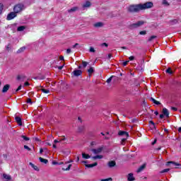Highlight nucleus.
<instances>
[{
  "mask_svg": "<svg viewBox=\"0 0 181 181\" xmlns=\"http://www.w3.org/2000/svg\"><path fill=\"white\" fill-rule=\"evenodd\" d=\"M128 12L130 13H138L141 9V5L139 4H132L127 8Z\"/></svg>",
  "mask_w": 181,
  "mask_h": 181,
  "instance_id": "nucleus-1",
  "label": "nucleus"
},
{
  "mask_svg": "<svg viewBox=\"0 0 181 181\" xmlns=\"http://www.w3.org/2000/svg\"><path fill=\"white\" fill-rule=\"evenodd\" d=\"M25 10V4H18L14 6L13 11H15L17 14L21 13L22 11Z\"/></svg>",
  "mask_w": 181,
  "mask_h": 181,
  "instance_id": "nucleus-2",
  "label": "nucleus"
},
{
  "mask_svg": "<svg viewBox=\"0 0 181 181\" xmlns=\"http://www.w3.org/2000/svg\"><path fill=\"white\" fill-rule=\"evenodd\" d=\"M144 23L145 22L144 21H140L136 23L130 24L128 28L129 29H131V30L136 29L138 28H141V26H142Z\"/></svg>",
  "mask_w": 181,
  "mask_h": 181,
  "instance_id": "nucleus-3",
  "label": "nucleus"
},
{
  "mask_svg": "<svg viewBox=\"0 0 181 181\" xmlns=\"http://www.w3.org/2000/svg\"><path fill=\"white\" fill-rule=\"evenodd\" d=\"M153 6V3L152 1H148L144 4H140V8L141 11H144L145 9H149Z\"/></svg>",
  "mask_w": 181,
  "mask_h": 181,
  "instance_id": "nucleus-4",
  "label": "nucleus"
},
{
  "mask_svg": "<svg viewBox=\"0 0 181 181\" xmlns=\"http://www.w3.org/2000/svg\"><path fill=\"white\" fill-rule=\"evenodd\" d=\"M18 16V14L15 11H12L7 15L6 20L12 21V19H15Z\"/></svg>",
  "mask_w": 181,
  "mask_h": 181,
  "instance_id": "nucleus-5",
  "label": "nucleus"
},
{
  "mask_svg": "<svg viewBox=\"0 0 181 181\" xmlns=\"http://www.w3.org/2000/svg\"><path fill=\"white\" fill-rule=\"evenodd\" d=\"M104 149V146H100L98 148H92L90 151L95 155H98V153H101Z\"/></svg>",
  "mask_w": 181,
  "mask_h": 181,
  "instance_id": "nucleus-6",
  "label": "nucleus"
},
{
  "mask_svg": "<svg viewBox=\"0 0 181 181\" xmlns=\"http://www.w3.org/2000/svg\"><path fill=\"white\" fill-rule=\"evenodd\" d=\"M115 166H117V163L115 160H110L107 162V167L110 169H112V168H115Z\"/></svg>",
  "mask_w": 181,
  "mask_h": 181,
  "instance_id": "nucleus-7",
  "label": "nucleus"
},
{
  "mask_svg": "<svg viewBox=\"0 0 181 181\" xmlns=\"http://www.w3.org/2000/svg\"><path fill=\"white\" fill-rule=\"evenodd\" d=\"M117 135H119V136H125V138H128V136H129V134H128V132L121 130L118 132Z\"/></svg>",
  "mask_w": 181,
  "mask_h": 181,
  "instance_id": "nucleus-8",
  "label": "nucleus"
},
{
  "mask_svg": "<svg viewBox=\"0 0 181 181\" xmlns=\"http://www.w3.org/2000/svg\"><path fill=\"white\" fill-rule=\"evenodd\" d=\"M73 74L75 77H78V76H81V74H83V71L80 69L74 70L73 71Z\"/></svg>",
  "mask_w": 181,
  "mask_h": 181,
  "instance_id": "nucleus-9",
  "label": "nucleus"
},
{
  "mask_svg": "<svg viewBox=\"0 0 181 181\" xmlns=\"http://www.w3.org/2000/svg\"><path fill=\"white\" fill-rule=\"evenodd\" d=\"M127 180L128 181H134L135 180V177H134V173H130L127 175Z\"/></svg>",
  "mask_w": 181,
  "mask_h": 181,
  "instance_id": "nucleus-10",
  "label": "nucleus"
},
{
  "mask_svg": "<svg viewBox=\"0 0 181 181\" xmlns=\"http://www.w3.org/2000/svg\"><path fill=\"white\" fill-rule=\"evenodd\" d=\"M94 28H103L104 26V23L103 22H98L93 24Z\"/></svg>",
  "mask_w": 181,
  "mask_h": 181,
  "instance_id": "nucleus-11",
  "label": "nucleus"
},
{
  "mask_svg": "<svg viewBox=\"0 0 181 181\" xmlns=\"http://www.w3.org/2000/svg\"><path fill=\"white\" fill-rule=\"evenodd\" d=\"M145 168H146V164H143L142 165H141L136 170L137 173H141V172H142V170H144Z\"/></svg>",
  "mask_w": 181,
  "mask_h": 181,
  "instance_id": "nucleus-12",
  "label": "nucleus"
},
{
  "mask_svg": "<svg viewBox=\"0 0 181 181\" xmlns=\"http://www.w3.org/2000/svg\"><path fill=\"white\" fill-rule=\"evenodd\" d=\"M25 78H26V76L25 75H18L17 76V80L18 81H25Z\"/></svg>",
  "mask_w": 181,
  "mask_h": 181,
  "instance_id": "nucleus-13",
  "label": "nucleus"
},
{
  "mask_svg": "<svg viewBox=\"0 0 181 181\" xmlns=\"http://www.w3.org/2000/svg\"><path fill=\"white\" fill-rule=\"evenodd\" d=\"M11 86L9 84H6L3 87L2 93H7L8 90H9V88Z\"/></svg>",
  "mask_w": 181,
  "mask_h": 181,
  "instance_id": "nucleus-14",
  "label": "nucleus"
},
{
  "mask_svg": "<svg viewBox=\"0 0 181 181\" xmlns=\"http://www.w3.org/2000/svg\"><path fill=\"white\" fill-rule=\"evenodd\" d=\"M163 115L167 117H169V110H168L166 107L163 108Z\"/></svg>",
  "mask_w": 181,
  "mask_h": 181,
  "instance_id": "nucleus-15",
  "label": "nucleus"
},
{
  "mask_svg": "<svg viewBox=\"0 0 181 181\" xmlns=\"http://www.w3.org/2000/svg\"><path fill=\"white\" fill-rule=\"evenodd\" d=\"M16 122H17V124H18V125L22 126V119L19 117H15Z\"/></svg>",
  "mask_w": 181,
  "mask_h": 181,
  "instance_id": "nucleus-16",
  "label": "nucleus"
},
{
  "mask_svg": "<svg viewBox=\"0 0 181 181\" xmlns=\"http://www.w3.org/2000/svg\"><path fill=\"white\" fill-rule=\"evenodd\" d=\"M39 160H40V162H41L42 163H45V165L49 163V160L47 159H45L42 157L39 158Z\"/></svg>",
  "mask_w": 181,
  "mask_h": 181,
  "instance_id": "nucleus-17",
  "label": "nucleus"
},
{
  "mask_svg": "<svg viewBox=\"0 0 181 181\" xmlns=\"http://www.w3.org/2000/svg\"><path fill=\"white\" fill-rule=\"evenodd\" d=\"M97 165H98V163L95 162L93 164H86L85 166L86 168H94L95 166H97Z\"/></svg>",
  "mask_w": 181,
  "mask_h": 181,
  "instance_id": "nucleus-18",
  "label": "nucleus"
},
{
  "mask_svg": "<svg viewBox=\"0 0 181 181\" xmlns=\"http://www.w3.org/2000/svg\"><path fill=\"white\" fill-rule=\"evenodd\" d=\"M91 6V2L86 1L85 4H83V8H90Z\"/></svg>",
  "mask_w": 181,
  "mask_h": 181,
  "instance_id": "nucleus-19",
  "label": "nucleus"
},
{
  "mask_svg": "<svg viewBox=\"0 0 181 181\" xmlns=\"http://www.w3.org/2000/svg\"><path fill=\"white\" fill-rule=\"evenodd\" d=\"M103 158H104L103 155H97V156H93L92 159H93V160H95L97 159H103Z\"/></svg>",
  "mask_w": 181,
  "mask_h": 181,
  "instance_id": "nucleus-20",
  "label": "nucleus"
},
{
  "mask_svg": "<svg viewBox=\"0 0 181 181\" xmlns=\"http://www.w3.org/2000/svg\"><path fill=\"white\" fill-rule=\"evenodd\" d=\"M170 164L175 165V166H180V163H176V162H175V161H168V162L167 163V165H170Z\"/></svg>",
  "mask_w": 181,
  "mask_h": 181,
  "instance_id": "nucleus-21",
  "label": "nucleus"
},
{
  "mask_svg": "<svg viewBox=\"0 0 181 181\" xmlns=\"http://www.w3.org/2000/svg\"><path fill=\"white\" fill-rule=\"evenodd\" d=\"M25 50H26V47H22L17 51V54H19L21 53H23V52H25Z\"/></svg>",
  "mask_w": 181,
  "mask_h": 181,
  "instance_id": "nucleus-22",
  "label": "nucleus"
},
{
  "mask_svg": "<svg viewBox=\"0 0 181 181\" xmlns=\"http://www.w3.org/2000/svg\"><path fill=\"white\" fill-rule=\"evenodd\" d=\"M29 165L33 168V169H34V170H37L38 172L39 168L35 165V164H33V163H29Z\"/></svg>",
  "mask_w": 181,
  "mask_h": 181,
  "instance_id": "nucleus-23",
  "label": "nucleus"
},
{
  "mask_svg": "<svg viewBox=\"0 0 181 181\" xmlns=\"http://www.w3.org/2000/svg\"><path fill=\"white\" fill-rule=\"evenodd\" d=\"M82 158H83V159H90V158H91V156L86 154L85 153H83Z\"/></svg>",
  "mask_w": 181,
  "mask_h": 181,
  "instance_id": "nucleus-24",
  "label": "nucleus"
},
{
  "mask_svg": "<svg viewBox=\"0 0 181 181\" xmlns=\"http://www.w3.org/2000/svg\"><path fill=\"white\" fill-rule=\"evenodd\" d=\"M78 10V7H73L72 8L68 10V12L70 13L71 12H76V11Z\"/></svg>",
  "mask_w": 181,
  "mask_h": 181,
  "instance_id": "nucleus-25",
  "label": "nucleus"
},
{
  "mask_svg": "<svg viewBox=\"0 0 181 181\" xmlns=\"http://www.w3.org/2000/svg\"><path fill=\"white\" fill-rule=\"evenodd\" d=\"M26 28L25 26H19L17 28L18 32H23L24 30H25Z\"/></svg>",
  "mask_w": 181,
  "mask_h": 181,
  "instance_id": "nucleus-26",
  "label": "nucleus"
},
{
  "mask_svg": "<svg viewBox=\"0 0 181 181\" xmlns=\"http://www.w3.org/2000/svg\"><path fill=\"white\" fill-rule=\"evenodd\" d=\"M165 73L168 74H173V71H172V68H168L165 70Z\"/></svg>",
  "mask_w": 181,
  "mask_h": 181,
  "instance_id": "nucleus-27",
  "label": "nucleus"
},
{
  "mask_svg": "<svg viewBox=\"0 0 181 181\" xmlns=\"http://www.w3.org/2000/svg\"><path fill=\"white\" fill-rule=\"evenodd\" d=\"M115 78V76H110L109 78L107 79L106 83H107V84H110V83L112 81V78Z\"/></svg>",
  "mask_w": 181,
  "mask_h": 181,
  "instance_id": "nucleus-28",
  "label": "nucleus"
},
{
  "mask_svg": "<svg viewBox=\"0 0 181 181\" xmlns=\"http://www.w3.org/2000/svg\"><path fill=\"white\" fill-rule=\"evenodd\" d=\"M41 91H42V93H44L45 94H49V93H50V90L49 89H45V88H42Z\"/></svg>",
  "mask_w": 181,
  "mask_h": 181,
  "instance_id": "nucleus-29",
  "label": "nucleus"
},
{
  "mask_svg": "<svg viewBox=\"0 0 181 181\" xmlns=\"http://www.w3.org/2000/svg\"><path fill=\"white\" fill-rule=\"evenodd\" d=\"M35 78L37 80H45L46 78V76H38Z\"/></svg>",
  "mask_w": 181,
  "mask_h": 181,
  "instance_id": "nucleus-30",
  "label": "nucleus"
},
{
  "mask_svg": "<svg viewBox=\"0 0 181 181\" xmlns=\"http://www.w3.org/2000/svg\"><path fill=\"white\" fill-rule=\"evenodd\" d=\"M156 37H158L156 35H152L151 37H150L148 40V42H152V40H153V39H156Z\"/></svg>",
  "mask_w": 181,
  "mask_h": 181,
  "instance_id": "nucleus-31",
  "label": "nucleus"
},
{
  "mask_svg": "<svg viewBox=\"0 0 181 181\" xmlns=\"http://www.w3.org/2000/svg\"><path fill=\"white\" fill-rule=\"evenodd\" d=\"M88 73H89V74H93V73H94V69L90 67L89 69H88Z\"/></svg>",
  "mask_w": 181,
  "mask_h": 181,
  "instance_id": "nucleus-32",
  "label": "nucleus"
},
{
  "mask_svg": "<svg viewBox=\"0 0 181 181\" xmlns=\"http://www.w3.org/2000/svg\"><path fill=\"white\" fill-rule=\"evenodd\" d=\"M169 170H170V169L166 168V169H164V170L160 171V173H166L169 172Z\"/></svg>",
  "mask_w": 181,
  "mask_h": 181,
  "instance_id": "nucleus-33",
  "label": "nucleus"
},
{
  "mask_svg": "<svg viewBox=\"0 0 181 181\" xmlns=\"http://www.w3.org/2000/svg\"><path fill=\"white\" fill-rule=\"evenodd\" d=\"M4 179H7V180H11V175L4 174Z\"/></svg>",
  "mask_w": 181,
  "mask_h": 181,
  "instance_id": "nucleus-34",
  "label": "nucleus"
},
{
  "mask_svg": "<svg viewBox=\"0 0 181 181\" xmlns=\"http://www.w3.org/2000/svg\"><path fill=\"white\" fill-rule=\"evenodd\" d=\"M71 168V164H69L66 168H62V170H70V168Z\"/></svg>",
  "mask_w": 181,
  "mask_h": 181,
  "instance_id": "nucleus-35",
  "label": "nucleus"
},
{
  "mask_svg": "<svg viewBox=\"0 0 181 181\" xmlns=\"http://www.w3.org/2000/svg\"><path fill=\"white\" fill-rule=\"evenodd\" d=\"M21 138H23V139H24V141H29V139H29V137H27L25 135H22Z\"/></svg>",
  "mask_w": 181,
  "mask_h": 181,
  "instance_id": "nucleus-36",
  "label": "nucleus"
},
{
  "mask_svg": "<svg viewBox=\"0 0 181 181\" xmlns=\"http://www.w3.org/2000/svg\"><path fill=\"white\" fill-rule=\"evenodd\" d=\"M6 49L7 52H11V45L8 44V45H6Z\"/></svg>",
  "mask_w": 181,
  "mask_h": 181,
  "instance_id": "nucleus-37",
  "label": "nucleus"
},
{
  "mask_svg": "<svg viewBox=\"0 0 181 181\" xmlns=\"http://www.w3.org/2000/svg\"><path fill=\"white\" fill-rule=\"evenodd\" d=\"M89 52L90 53H95V49H94V47H90V49H89Z\"/></svg>",
  "mask_w": 181,
  "mask_h": 181,
  "instance_id": "nucleus-38",
  "label": "nucleus"
},
{
  "mask_svg": "<svg viewBox=\"0 0 181 181\" xmlns=\"http://www.w3.org/2000/svg\"><path fill=\"white\" fill-rule=\"evenodd\" d=\"M82 64H83V67L84 69H86V67H87V64H88V63L87 62L83 61V62H82Z\"/></svg>",
  "mask_w": 181,
  "mask_h": 181,
  "instance_id": "nucleus-39",
  "label": "nucleus"
},
{
  "mask_svg": "<svg viewBox=\"0 0 181 181\" xmlns=\"http://www.w3.org/2000/svg\"><path fill=\"white\" fill-rule=\"evenodd\" d=\"M100 181H112V177L106 178V179H102Z\"/></svg>",
  "mask_w": 181,
  "mask_h": 181,
  "instance_id": "nucleus-40",
  "label": "nucleus"
},
{
  "mask_svg": "<svg viewBox=\"0 0 181 181\" xmlns=\"http://www.w3.org/2000/svg\"><path fill=\"white\" fill-rule=\"evenodd\" d=\"M3 10H4V4H0V15L2 13Z\"/></svg>",
  "mask_w": 181,
  "mask_h": 181,
  "instance_id": "nucleus-41",
  "label": "nucleus"
},
{
  "mask_svg": "<svg viewBox=\"0 0 181 181\" xmlns=\"http://www.w3.org/2000/svg\"><path fill=\"white\" fill-rule=\"evenodd\" d=\"M27 104H33V102H32V99L28 98L27 99Z\"/></svg>",
  "mask_w": 181,
  "mask_h": 181,
  "instance_id": "nucleus-42",
  "label": "nucleus"
},
{
  "mask_svg": "<svg viewBox=\"0 0 181 181\" xmlns=\"http://www.w3.org/2000/svg\"><path fill=\"white\" fill-rule=\"evenodd\" d=\"M20 90H22V85L18 86V88L16 90V93H18V91H20Z\"/></svg>",
  "mask_w": 181,
  "mask_h": 181,
  "instance_id": "nucleus-43",
  "label": "nucleus"
},
{
  "mask_svg": "<svg viewBox=\"0 0 181 181\" xmlns=\"http://www.w3.org/2000/svg\"><path fill=\"white\" fill-rule=\"evenodd\" d=\"M24 149H27V151H32V149L30 148L29 146H28L26 145L24 146Z\"/></svg>",
  "mask_w": 181,
  "mask_h": 181,
  "instance_id": "nucleus-44",
  "label": "nucleus"
},
{
  "mask_svg": "<svg viewBox=\"0 0 181 181\" xmlns=\"http://www.w3.org/2000/svg\"><path fill=\"white\" fill-rule=\"evenodd\" d=\"M83 129H84V127H78V132H83Z\"/></svg>",
  "mask_w": 181,
  "mask_h": 181,
  "instance_id": "nucleus-45",
  "label": "nucleus"
},
{
  "mask_svg": "<svg viewBox=\"0 0 181 181\" xmlns=\"http://www.w3.org/2000/svg\"><path fill=\"white\" fill-rule=\"evenodd\" d=\"M146 30H143V31H140L139 32V35H146Z\"/></svg>",
  "mask_w": 181,
  "mask_h": 181,
  "instance_id": "nucleus-46",
  "label": "nucleus"
},
{
  "mask_svg": "<svg viewBox=\"0 0 181 181\" xmlns=\"http://www.w3.org/2000/svg\"><path fill=\"white\" fill-rule=\"evenodd\" d=\"M129 59L130 61L135 60V57L131 56V57H129Z\"/></svg>",
  "mask_w": 181,
  "mask_h": 181,
  "instance_id": "nucleus-47",
  "label": "nucleus"
},
{
  "mask_svg": "<svg viewBox=\"0 0 181 181\" xmlns=\"http://www.w3.org/2000/svg\"><path fill=\"white\" fill-rule=\"evenodd\" d=\"M63 141H66V137L64 136H63L62 138L59 139V142H62Z\"/></svg>",
  "mask_w": 181,
  "mask_h": 181,
  "instance_id": "nucleus-48",
  "label": "nucleus"
},
{
  "mask_svg": "<svg viewBox=\"0 0 181 181\" xmlns=\"http://www.w3.org/2000/svg\"><path fill=\"white\" fill-rule=\"evenodd\" d=\"M163 5H169V3H168V1H166V0H163Z\"/></svg>",
  "mask_w": 181,
  "mask_h": 181,
  "instance_id": "nucleus-49",
  "label": "nucleus"
},
{
  "mask_svg": "<svg viewBox=\"0 0 181 181\" xmlns=\"http://www.w3.org/2000/svg\"><path fill=\"white\" fill-rule=\"evenodd\" d=\"M101 46H105V47H108V44H107L106 42H103Z\"/></svg>",
  "mask_w": 181,
  "mask_h": 181,
  "instance_id": "nucleus-50",
  "label": "nucleus"
},
{
  "mask_svg": "<svg viewBox=\"0 0 181 181\" xmlns=\"http://www.w3.org/2000/svg\"><path fill=\"white\" fill-rule=\"evenodd\" d=\"M150 101H151V102L153 103V104H154L155 102L156 101V100H155V98H150Z\"/></svg>",
  "mask_w": 181,
  "mask_h": 181,
  "instance_id": "nucleus-51",
  "label": "nucleus"
},
{
  "mask_svg": "<svg viewBox=\"0 0 181 181\" xmlns=\"http://www.w3.org/2000/svg\"><path fill=\"white\" fill-rule=\"evenodd\" d=\"M154 104H156V105H160V103L159 101H158V100H156L154 102Z\"/></svg>",
  "mask_w": 181,
  "mask_h": 181,
  "instance_id": "nucleus-52",
  "label": "nucleus"
},
{
  "mask_svg": "<svg viewBox=\"0 0 181 181\" xmlns=\"http://www.w3.org/2000/svg\"><path fill=\"white\" fill-rule=\"evenodd\" d=\"M128 63H129V61H126V62H123L122 64L124 66H127V64H128Z\"/></svg>",
  "mask_w": 181,
  "mask_h": 181,
  "instance_id": "nucleus-53",
  "label": "nucleus"
},
{
  "mask_svg": "<svg viewBox=\"0 0 181 181\" xmlns=\"http://www.w3.org/2000/svg\"><path fill=\"white\" fill-rule=\"evenodd\" d=\"M66 53H67V54H70V53H71V49H66Z\"/></svg>",
  "mask_w": 181,
  "mask_h": 181,
  "instance_id": "nucleus-54",
  "label": "nucleus"
},
{
  "mask_svg": "<svg viewBox=\"0 0 181 181\" xmlns=\"http://www.w3.org/2000/svg\"><path fill=\"white\" fill-rule=\"evenodd\" d=\"M149 124H151V125H153V128H155V122H153V121H150Z\"/></svg>",
  "mask_w": 181,
  "mask_h": 181,
  "instance_id": "nucleus-55",
  "label": "nucleus"
},
{
  "mask_svg": "<svg viewBox=\"0 0 181 181\" xmlns=\"http://www.w3.org/2000/svg\"><path fill=\"white\" fill-rule=\"evenodd\" d=\"M160 119H163V118H165V115L164 114L160 115Z\"/></svg>",
  "mask_w": 181,
  "mask_h": 181,
  "instance_id": "nucleus-56",
  "label": "nucleus"
},
{
  "mask_svg": "<svg viewBox=\"0 0 181 181\" xmlns=\"http://www.w3.org/2000/svg\"><path fill=\"white\" fill-rule=\"evenodd\" d=\"M171 110H173V111H177V108H176L175 107H172Z\"/></svg>",
  "mask_w": 181,
  "mask_h": 181,
  "instance_id": "nucleus-57",
  "label": "nucleus"
},
{
  "mask_svg": "<svg viewBox=\"0 0 181 181\" xmlns=\"http://www.w3.org/2000/svg\"><path fill=\"white\" fill-rule=\"evenodd\" d=\"M59 142H60V140L55 139L54 141V144H59Z\"/></svg>",
  "mask_w": 181,
  "mask_h": 181,
  "instance_id": "nucleus-58",
  "label": "nucleus"
},
{
  "mask_svg": "<svg viewBox=\"0 0 181 181\" xmlns=\"http://www.w3.org/2000/svg\"><path fill=\"white\" fill-rule=\"evenodd\" d=\"M52 165H59V162L52 161Z\"/></svg>",
  "mask_w": 181,
  "mask_h": 181,
  "instance_id": "nucleus-59",
  "label": "nucleus"
},
{
  "mask_svg": "<svg viewBox=\"0 0 181 181\" xmlns=\"http://www.w3.org/2000/svg\"><path fill=\"white\" fill-rule=\"evenodd\" d=\"M127 138H128V137L123 138V139H122V143L125 142V141H127Z\"/></svg>",
  "mask_w": 181,
  "mask_h": 181,
  "instance_id": "nucleus-60",
  "label": "nucleus"
},
{
  "mask_svg": "<svg viewBox=\"0 0 181 181\" xmlns=\"http://www.w3.org/2000/svg\"><path fill=\"white\" fill-rule=\"evenodd\" d=\"M63 67H64V66L62 65V66H58V69L59 70H62Z\"/></svg>",
  "mask_w": 181,
  "mask_h": 181,
  "instance_id": "nucleus-61",
  "label": "nucleus"
},
{
  "mask_svg": "<svg viewBox=\"0 0 181 181\" xmlns=\"http://www.w3.org/2000/svg\"><path fill=\"white\" fill-rule=\"evenodd\" d=\"M59 60H64V57L60 56L59 57Z\"/></svg>",
  "mask_w": 181,
  "mask_h": 181,
  "instance_id": "nucleus-62",
  "label": "nucleus"
},
{
  "mask_svg": "<svg viewBox=\"0 0 181 181\" xmlns=\"http://www.w3.org/2000/svg\"><path fill=\"white\" fill-rule=\"evenodd\" d=\"M171 22H173V23H176L177 22V20L174 19V20L171 21Z\"/></svg>",
  "mask_w": 181,
  "mask_h": 181,
  "instance_id": "nucleus-63",
  "label": "nucleus"
},
{
  "mask_svg": "<svg viewBox=\"0 0 181 181\" xmlns=\"http://www.w3.org/2000/svg\"><path fill=\"white\" fill-rule=\"evenodd\" d=\"M156 141H157V140L155 139V140L153 141L152 145H155V144H156Z\"/></svg>",
  "mask_w": 181,
  "mask_h": 181,
  "instance_id": "nucleus-64",
  "label": "nucleus"
}]
</instances>
